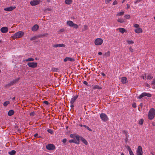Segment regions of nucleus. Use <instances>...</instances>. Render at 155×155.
I'll list each match as a JSON object with an SVG mask.
<instances>
[{"label": "nucleus", "instance_id": "nucleus-21", "mask_svg": "<svg viewBox=\"0 0 155 155\" xmlns=\"http://www.w3.org/2000/svg\"><path fill=\"white\" fill-rule=\"evenodd\" d=\"M81 140L82 142L86 145H87L88 144V142L83 137H81Z\"/></svg>", "mask_w": 155, "mask_h": 155}, {"label": "nucleus", "instance_id": "nucleus-32", "mask_svg": "<svg viewBox=\"0 0 155 155\" xmlns=\"http://www.w3.org/2000/svg\"><path fill=\"white\" fill-rule=\"evenodd\" d=\"M10 103V102L9 101H5L3 104V105L5 106H7L8 104Z\"/></svg>", "mask_w": 155, "mask_h": 155}, {"label": "nucleus", "instance_id": "nucleus-33", "mask_svg": "<svg viewBox=\"0 0 155 155\" xmlns=\"http://www.w3.org/2000/svg\"><path fill=\"white\" fill-rule=\"evenodd\" d=\"M104 56H106L107 57H109L110 56V52L109 51H107L105 53Z\"/></svg>", "mask_w": 155, "mask_h": 155}, {"label": "nucleus", "instance_id": "nucleus-14", "mask_svg": "<svg viewBox=\"0 0 155 155\" xmlns=\"http://www.w3.org/2000/svg\"><path fill=\"white\" fill-rule=\"evenodd\" d=\"M134 31L137 33H140L142 32V30L141 28H139L135 29Z\"/></svg>", "mask_w": 155, "mask_h": 155}, {"label": "nucleus", "instance_id": "nucleus-30", "mask_svg": "<svg viewBox=\"0 0 155 155\" xmlns=\"http://www.w3.org/2000/svg\"><path fill=\"white\" fill-rule=\"evenodd\" d=\"M147 78L148 80H150L153 78V76L150 75H147Z\"/></svg>", "mask_w": 155, "mask_h": 155}, {"label": "nucleus", "instance_id": "nucleus-54", "mask_svg": "<svg viewBox=\"0 0 155 155\" xmlns=\"http://www.w3.org/2000/svg\"><path fill=\"white\" fill-rule=\"evenodd\" d=\"M83 83L84 84L86 85H87V81H84Z\"/></svg>", "mask_w": 155, "mask_h": 155}, {"label": "nucleus", "instance_id": "nucleus-9", "mask_svg": "<svg viewBox=\"0 0 155 155\" xmlns=\"http://www.w3.org/2000/svg\"><path fill=\"white\" fill-rule=\"evenodd\" d=\"M46 148L48 150H52L54 149L55 148V147L54 145L49 144L46 146Z\"/></svg>", "mask_w": 155, "mask_h": 155}, {"label": "nucleus", "instance_id": "nucleus-60", "mask_svg": "<svg viewBox=\"0 0 155 155\" xmlns=\"http://www.w3.org/2000/svg\"><path fill=\"white\" fill-rule=\"evenodd\" d=\"M155 84V81H153L152 82V84Z\"/></svg>", "mask_w": 155, "mask_h": 155}, {"label": "nucleus", "instance_id": "nucleus-51", "mask_svg": "<svg viewBox=\"0 0 155 155\" xmlns=\"http://www.w3.org/2000/svg\"><path fill=\"white\" fill-rule=\"evenodd\" d=\"M75 136L73 134H71L70 135V137L73 138L74 139L75 138Z\"/></svg>", "mask_w": 155, "mask_h": 155}, {"label": "nucleus", "instance_id": "nucleus-63", "mask_svg": "<svg viewBox=\"0 0 155 155\" xmlns=\"http://www.w3.org/2000/svg\"><path fill=\"white\" fill-rule=\"evenodd\" d=\"M47 10H48V11H51V9H48H48H47Z\"/></svg>", "mask_w": 155, "mask_h": 155}, {"label": "nucleus", "instance_id": "nucleus-44", "mask_svg": "<svg viewBox=\"0 0 155 155\" xmlns=\"http://www.w3.org/2000/svg\"><path fill=\"white\" fill-rule=\"evenodd\" d=\"M30 114L31 116H33L35 114V113L34 112H32L30 113Z\"/></svg>", "mask_w": 155, "mask_h": 155}, {"label": "nucleus", "instance_id": "nucleus-37", "mask_svg": "<svg viewBox=\"0 0 155 155\" xmlns=\"http://www.w3.org/2000/svg\"><path fill=\"white\" fill-rule=\"evenodd\" d=\"M47 131L49 133L51 134H52L53 133V131L52 130H51V129H48L47 130Z\"/></svg>", "mask_w": 155, "mask_h": 155}, {"label": "nucleus", "instance_id": "nucleus-34", "mask_svg": "<svg viewBox=\"0 0 155 155\" xmlns=\"http://www.w3.org/2000/svg\"><path fill=\"white\" fill-rule=\"evenodd\" d=\"M87 28H88V27H87V25H84V28L82 29V31H85L87 29Z\"/></svg>", "mask_w": 155, "mask_h": 155}, {"label": "nucleus", "instance_id": "nucleus-4", "mask_svg": "<svg viewBox=\"0 0 155 155\" xmlns=\"http://www.w3.org/2000/svg\"><path fill=\"white\" fill-rule=\"evenodd\" d=\"M41 2L40 0H32L30 2V4L31 6H34L39 4Z\"/></svg>", "mask_w": 155, "mask_h": 155}, {"label": "nucleus", "instance_id": "nucleus-10", "mask_svg": "<svg viewBox=\"0 0 155 155\" xmlns=\"http://www.w3.org/2000/svg\"><path fill=\"white\" fill-rule=\"evenodd\" d=\"M15 8V6H10L9 7L4 8V10L6 11H12Z\"/></svg>", "mask_w": 155, "mask_h": 155}, {"label": "nucleus", "instance_id": "nucleus-40", "mask_svg": "<svg viewBox=\"0 0 155 155\" xmlns=\"http://www.w3.org/2000/svg\"><path fill=\"white\" fill-rule=\"evenodd\" d=\"M36 38L37 37L36 36H34L33 37H31V38L30 40H35Z\"/></svg>", "mask_w": 155, "mask_h": 155}, {"label": "nucleus", "instance_id": "nucleus-48", "mask_svg": "<svg viewBox=\"0 0 155 155\" xmlns=\"http://www.w3.org/2000/svg\"><path fill=\"white\" fill-rule=\"evenodd\" d=\"M132 106L134 107H136V104L135 103H133L132 104Z\"/></svg>", "mask_w": 155, "mask_h": 155}, {"label": "nucleus", "instance_id": "nucleus-39", "mask_svg": "<svg viewBox=\"0 0 155 155\" xmlns=\"http://www.w3.org/2000/svg\"><path fill=\"white\" fill-rule=\"evenodd\" d=\"M134 26L135 28H139V25L137 24H135L134 25Z\"/></svg>", "mask_w": 155, "mask_h": 155}, {"label": "nucleus", "instance_id": "nucleus-16", "mask_svg": "<svg viewBox=\"0 0 155 155\" xmlns=\"http://www.w3.org/2000/svg\"><path fill=\"white\" fill-rule=\"evenodd\" d=\"M121 81L123 84H125L127 82V78L125 77H122Z\"/></svg>", "mask_w": 155, "mask_h": 155}, {"label": "nucleus", "instance_id": "nucleus-19", "mask_svg": "<svg viewBox=\"0 0 155 155\" xmlns=\"http://www.w3.org/2000/svg\"><path fill=\"white\" fill-rule=\"evenodd\" d=\"M14 113V111L12 110H11L8 112V116H11L13 115Z\"/></svg>", "mask_w": 155, "mask_h": 155}, {"label": "nucleus", "instance_id": "nucleus-2", "mask_svg": "<svg viewBox=\"0 0 155 155\" xmlns=\"http://www.w3.org/2000/svg\"><path fill=\"white\" fill-rule=\"evenodd\" d=\"M24 35V33L22 31H19L15 33L13 37L14 38H20L22 37Z\"/></svg>", "mask_w": 155, "mask_h": 155}, {"label": "nucleus", "instance_id": "nucleus-62", "mask_svg": "<svg viewBox=\"0 0 155 155\" xmlns=\"http://www.w3.org/2000/svg\"><path fill=\"white\" fill-rule=\"evenodd\" d=\"M128 139L127 138H126V140H125V142H127V140H128Z\"/></svg>", "mask_w": 155, "mask_h": 155}, {"label": "nucleus", "instance_id": "nucleus-6", "mask_svg": "<svg viewBox=\"0 0 155 155\" xmlns=\"http://www.w3.org/2000/svg\"><path fill=\"white\" fill-rule=\"evenodd\" d=\"M147 96L148 97H151V95L149 93H147L146 92L143 93L141 94L138 97L139 99H141L143 97Z\"/></svg>", "mask_w": 155, "mask_h": 155}, {"label": "nucleus", "instance_id": "nucleus-25", "mask_svg": "<svg viewBox=\"0 0 155 155\" xmlns=\"http://www.w3.org/2000/svg\"><path fill=\"white\" fill-rule=\"evenodd\" d=\"M72 2L71 0H65V3L67 5H70Z\"/></svg>", "mask_w": 155, "mask_h": 155}, {"label": "nucleus", "instance_id": "nucleus-59", "mask_svg": "<svg viewBox=\"0 0 155 155\" xmlns=\"http://www.w3.org/2000/svg\"><path fill=\"white\" fill-rule=\"evenodd\" d=\"M98 54L99 55H101L102 54V53L101 52H99L98 53Z\"/></svg>", "mask_w": 155, "mask_h": 155}, {"label": "nucleus", "instance_id": "nucleus-46", "mask_svg": "<svg viewBox=\"0 0 155 155\" xmlns=\"http://www.w3.org/2000/svg\"><path fill=\"white\" fill-rule=\"evenodd\" d=\"M117 2L116 0H115L113 2V5H116L117 4Z\"/></svg>", "mask_w": 155, "mask_h": 155}, {"label": "nucleus", "instance_id": "nucleus-38", "mask_svg": "<svg viewBox=\"0 0 155 155\" xmlns=\"http://www.w3.org/2000/svg\"><path fill=\"white\" fill-rule=\"evenodd\" d=\"M124 17L126 19H129L130 18V16L128 15H125Z\"/></svg>", "mask_w": 155, "mask_h": 155}, {"label": "nucleus", "instance_id": "nucleus-22", "mask_svg": "<svg viewBox=\"0 0 155 155\" xmlns=\"http://www.w3.org/2000/svg\"><path fill=\"white\" fill-rule=\"evenodd\" d=\"M69 142L70 143H74L77 144H79L78 141L77 142H76V139H75V138L74 139H72L69 140Z\"/></svg>", "mask_w": 155, "mask_h": 155}, {"label": "nucleus", "instance_id": "nucleus-7", "mask_svg": "<svg viewBox=\"0 0 155 155\" xmlns=\"http://www.w3.org/2000/svg\"><path fill=\"white\" fill-rule=\"evenodd\" d=\"M27 65L29 67L35 68L37 66L38 63L37 62H28L27 63Z\"/></svg>", "mask_w": 155, "mask_h": 155}, {"label": "nucleus", "instance_id": "nucleus-20", "mask_svg": "<svg viewBox=\"0 0 155 155\" xmlns=\"http://www.w3.org/2000/svg\"><path fill=\"white\" fill-rule=\"evenodd\" d=\"M67 24L70 27H72L74 23L72 21H67Z\"/></svg>", "mask_w": 155, "mask_h": 155}, {"label": "nucleus", "instance_id": "nucleus-15", "mask_svg": "<svg viewBox=\"0 0 155 155\" xmlns=\"http://www.w3.org/2000/svg\"><path fill=\"white\" fill-rule=\"evenodd\" d=\"M53 47L57 48L58 47H64L65 45L63 44H55L53 45Z\"/></svg>", "mask_w": 155, "mask_h": 155}, {"label": "nucleus", "instance_id": "nucleus-57", "mask_svg": "<svg viewBox=\"0 0 155 155\" xmlns=\"http://www.w3.org/2000/svg\"><path fill=\"white\" fill-rule=\"evenodd\" d=\"M95 88H98V89H100V87H99L98 86H96L95 87Z\"/></svg>", "mask_w": 155, "mask_h": 155}, {"label": "nucleus", "instance_id": "nucleus-3", "mask_svg": "<svg viewBox=\"0 0 155 155\" xmlns=\"http://www.w3.org/2000/svg\"><path fill=\"white\" fill-rule=\"evenodd\" d=\"M100 117L102 120L104 122H106L108 120V117L107 115L104 113H101L100 115Z\"/></svg>", "mask_w": 155, "mask_h": 155}, {"label": "nucleus", "instance_id": "nucleus-8", "mask_svg": "<svg viewBox=\"0 0 155 155\" xmlns=\"http://www.w3.org/2000/svg\"><path fill=\"white\" fill-rule=\"evenodd\" d=\"M137 155H142L143 154L142 150V148L140 146H139L137 150Z\"/></svg>", "mask_w": 155, "mask_h": 155}, {"label": "nucleus", "instance_id": "nucleus-58", "mask_svg": "<svg viewBox=\"0 0 155 155\" xmlns=\"http://www.w3.org/2000/svg\"><path fill=\"white\" fill-rule=\"evenodd\" d=\"M101 74L103 76H105V74L103 73H102Z\"/></svg>", "mask_w": 155, "mask_h": 155}, {"label": "nucleus", "instance_id": "nucleus-26", "mask_svg": "<svg viewBox=\"0 0 155 155\" xmlns=\"http://www.w3.org/2000/svg\"><path fill=\"white\" fill-rule=\"evenodd\" d=\"M126 41L129 45L134 43V42L131 40H127Z\"/></svg>", "mask_w": 155, "mask_h": 155}, {"label": "nucleus", "instance_id": "nucleus-61", "mask_svg": "<svg viewBox=\"0 0 155 155\" xmlns=\"http://www.w3.org/2000/svg\"><path fill=\"white\" fill-rule=\"evenodd\" d=\"M38 135V134H36L34 135L35 137H36Z\"/></svg>", "mask_w": 155, "mask_h": 155}, {"label": "nucleus", "instance_id": "nucleus-5", "mask_svg": "<svg viewBox=\"0 0 155 155\" xmlns=\"http://www.w3.org/2000/svg\"><path fill=\"white\" fill-rule=\"evenodd\" d=\"M103 42V41L101 38H97L95 40L94 43L96 45H101Z\"/></svg>", "mask_w": 155, "mask_h": 155}, {"label": "nucleus", "instance_id": "nucleus-13", "mask_svg": "<svg viewBox=\"0 0 155 155\" xmlns=\"http://www.w3.org/2000/svg\"><path fill=\"white\" fill-rule=\"evenodd\" d=\"M75 60L74 58L69 57H66L64 60V61L65 62H66L67 61H73Z\"/></svg>", "mask_w": 155, "mask_h": 155}, {"label": "nucleus", "instance_id": "nucleus-17", "mask_svg": "<svg viewBox=\"0 0 155 155\" xmlns=\"http://www.w3.org/2000/svg\"><path fill=\"white\" fill-rule=\"evenodd\" d=\"M81 137H80L78 135L75 136V139H76V142H77L78 141L79 144L80 140H81Z\"/></svg>", "mask_w": 155, "mask_h": 155}, {"label": "nucleus", "instance_id": "nucleus-42", "mask_svg": "<svg viewBox=\"0 0 155 155\" xmlns=\"http://www.w3.org/2000/svg\"><path fill=\"white\" fill-rule=\"evenodd\" d=\"M19 80V78H18L15 79L14 80L15 81L16 83Z\"/></svg>", "mask_w": 155, "mask_h": 155}, {"label": "nucleus", "instance_id": "nucleus-36", "mask_svg": "<svg viewBox=\"0 0 155 155\" xmlns=\"http://www.w3.org/2000/svg\"><path fill=\"white\" fill-rule=\"evenodd\" d=\"M143 123V119H141L139 122V124L142 125Z\"/></svg>", "mask_w": 155, "mask_h": 155}, {"label": "nucleus", "instance_id": "nucleus-23", "mask_svg": "<svg viewBox=\"0 0 155 155\" xmlns=\"http://www.w3.org/2000/svg\"><path fill=\"white\" fill-rule=\"evenodd\" d=\"M34 59L31 58H30L28 59H25V60H24V61H34Z\"/></svg>", "mask_w": 155, "mask_h": 155}, {"label": "nucleus", "instance_id": "nucleus-18", "mask_svg": "<svg viewBox=\"0 0 155 155\" xmlns=\"http://www.w3.org/2000/svg\"><path fill=\"white\" fill-rule=\"evenodd\" d=\"M38 28V26L37 25H35L32 28V30L33 31H37Z\"/></svg>", "mask_w": 155, "mask_h": 155}, {"label": "nucleus", "instance_id": "nucleus-45", "mask_svg": "<svg viewBox=\"0 0 155 155\" xmlns=\"http://www.w3.org/2000/svg\"><path fill=\"white\" fill-rule=\"evenodd\" d=\"M111 0H105V3L106 4H107L109 3L110 1H111Z\"/></svg>", "mask_w": 155, "mask_h": 155}, {"label": "nucleus", "instance_id": "nucleus-12", "mask_svg": "<svg viewBox=\"0 0 155 155\" xmlns=\"http://www.w3.org/2000/svg\"><path fill=\"white\" fill-rule=\"evenodd\" d=\"M78 97L77 95L73 97L71 99L70 101V104H74L75 101L76 100Z\"/></svg>", "mask_w": 155, "mask_h": 155}, {"label": "nucleus", "instance_id": "nucleus-28", "mask_svg": "<svg viewBox=\"0 0 155 155\" xmlns=\"http://www.w3.org/2000/svg\"><path fill=\"white\" fill-rule=\"evenodd\" d=\"M117 21L118 22L121 23H122L124 22V20L123 18H118Z\"/></svg>", "mask_w": 155, "mask_h": 155}, {"label": "nucleus", "instance_id": "nucleus-49", "mask_svg": "<svg viewBox=\"0 0 155 155\" xmlns=\"http://www.w3.org/2000/svg\"><path fill=\"white\" fill-rule=\"evenodd\" d=\"M64 29H61L59 31V33L62 32L64 31Z\"/></svg>", "mask_w": 155, "mask_h": 155}, {"label": "nucleus", "instance_id": "nucleus-53", "mask_svg": "<svg viewBox=\"0 0 155 155\" xmlns=\"http://www.w3.org/2000/svg\"><path fill=\"white\" fill-rule=\"evenodd\" d=\"M44 103L45 104L47 105L48 104V101H44Z\"/></svg>", "mask_w": 155, "mask_h": 155}, {"label": "nucleus", "instance_id": "nucleus-24", "mask_svg": "<svg viewBox=\"0 0 155 155\" xmlns=\"http://www.w3.org/2000/svg\"><path fill=\"white\" fill-rule=\"evenodd\" d=\"M119 31V32L122 33V34L124 33V32H125L126 31V30L125 29L122 28H120L118 29Z\"/></svg>", "mask_w": 155, "mask_h": 155}, {"label": "nucleus", "instance_id": "nucleus-64", "mask_svg": "<svg viewBox=\"0 0 155 155\" xmlns=\"http://www.w3.org/2000/svg\"><path fill=\"white\" fill-rule=\"evenodd\" d=\"M87 128L88 130H90V129L88 127H87Z\"/></svg>", "mask_w": 155, "mask_h": 155}, {"label": "nucleus", "instance_id": "nucleus-50", "mask_svg": "<svg viewBox=\"0 0 155 155\" xmlns=\"http://www.w3.org/2000/svg\"><path fill=\"white\" fill-rule=\"evenodd\" d=\"M129 50L131 52H133V49L131 47H130Z\"/></svg>", "mask_w": 155, "mask_h": 155}, {"label": "nucleus", "instance_id": "nucleus-31", "mask_svg": "<svg viewBox=\"0 0 155 155\" xmlns=\"http://www.w3.org/2000/svg\"><path fill=\"white\" fill-rule=\"evenodd\" d=\"M72 27H73L74 28L77 29L78 28V26L77 25L74 23Z\"/></svg>", "mask_w": 155, "mask_h": 155}, {"label": "nucleus", "instance_id": "nucleus-29", "mask_svg": "<svg viewBox=\"0 0 155 155\" xmlns=\"http://www.w3.org/2000/svg\"><path fill=\"white\" fill-rule=\"evenodd\" d=\"M124 14V12H120L118 13L117 15L118 16L122 15Z\"/></svg>", "mask_w": 155, "mask_h": 155}, {"label": "nucleus", "instance_id": "nucleus-52", "mask_svg": "<svg viewBox=\"0 0 155 155\" xmlns=\"http://www.w3.org/2000/svg\"><path fill=\"white\" fill-rule=\"evenodd\" d=\"M73 104H71L70 107L72 108H73L74 107V105Z\"/></svg>", "mask_w": 155, "mask_h": 155}, {"label": "nucleus", "instance_id": "nucleus-43", "mask_svg": "<svg viewBox=\"0 0 155 155\" xmlns=\"http://www.w3.org/2000/svg\"><path fill=\"white\" fill-rule=\"evenodd\" d=\"M130 155H134L133 153L131 150H130L129 151Z\"/></svg>", "mask_w": 155, "mask_h": 155}, {"label": "nucleus", "instance_id": "nucleus-27", "mask_svg": "<svg viewBox=\"0 0 155 155\" xmlns=\"http://www.w3.org/2000/svg\"><path fill=\"white\" fill-rule=\"evenodd\" d=\"M16 153L15 151L14 150H12L10 152H8V153L10 155H14V154H15Z\"/></svg>", "mask_w": 155, "mask_h": 155}, {"label": "nucleus", "instance_id": "nucleus-47", "mask_svg": "<svg viewBox=\"0 0 155 155\" xmlns=\"http://www.w3.org/2000/svg\"><path fill=\"white\" fill-rule=\"evenodd\" d=\"M67 141V139L66 138L62 140V142L64 143H65Z\"/></svg>", "mask_w": 155, "mask_h": 155}, {"label": "nucleus", "instance_id": "nucleus-1", "mask_svg": "<svg viewBox=\"0 0 155 155\" xmlns=\"http://www.w3.org/2000/svg\"><path fill=\"white\" fill-rule=\"evenodd\" d=\"M155 116V110L153 108H151L149 111L148 117L149 119H153Z\"/></svg>", "mask_w": 155, "mask_h": 155}, {"label": "nucleus", "instance_id": "nucleus-11", "mask_svg": "<svg viewBox=\"0 0 155 155\" xmlns=\"http://www.w3.org/2000/svg\"><path fill=\"white\" fill-rule=\"evenodd\" d=\"M8 30V28L7 27H4L1 28V31L3 33L7 32Z\"/></svg>", "mask_w": 155, "mask_h": 155}, {"label": "nucleus", "instance_id": "nucleus-56", "mask_svg": "<svg viewBox=\"0 0 155 155\" xmlns=\"http://www.w3.org/2000/svg\"><path fill=\"white\" fill-rule=\"evenodd\" d=\"M127 9H128V8H130V5H128V4H127Z\"/></svg>", "mask_w": 155, "mask_h": 155}, {"label": "nucleus", "instance_id": "nucleus-35", "mask_svg": "<svg viewBox=\"0 0 155 155\" xmlns=\"http://www.w3.org/2000/svg\"><path fill=\"white\" fill-rule=\"evenodd\" d=\"M15 83H16V82L13 80H12V81L10 82V83L9 84L10 85H12L15 84Z\"/></svg>", "mask_w": 155, "mask_h": 155}, {"label": "nucleus", "instance_id": "nucleus-55", "mask_svg": "<svg viewBox=\"0 0 155 155\" xmlns=\"http://www.w3.org/2000/svg\"><path fill=\"white\" fill-rule=\"evenodd\" d=\"M142 78L144 80V79H145L147 78V77L146 76L145 77L144 76H143L142 77Z\"/></svg>", "mask_w": 155, "mask_h": 155}, {"label": "nucleus", "instance_id": "nucleus-41", "mask_svg": "<svg viewBox=\"0 0 155 155\" xmlns=\"http://www.w3.org/2000/svg\"><path fill=\"white\" fill-rule=\"evenodd\" d=\"M126 147L127 149V150L128 151L130 150H131V149H130V147L129 146H126Z\"/></svg>", "mask_w": 155, "mask_h": 155}]
</instances>
